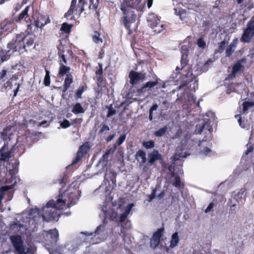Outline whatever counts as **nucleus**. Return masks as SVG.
I'll return each instance as SVG.
<instances>
[{
	"instance_id": "4468645a",
	"label": "nucleus",
	"mask_w": 254,
	"mask_h": 254,
	"mask_svg": "<svg viewBox=\"0 0 254 254\" xmlns=\"http://www.w3.org/2000/svg\"><path fill=\"white\" fill-rule=\"evenodd\" d=\"M149 163L151 164H153L155 161L161 159V155L159 153L158 150H154L151 153L148 155Z\"/></svg>"
},
{
	"instance_id": "20e7f679",
	"label": "nucleus",
	"mask_w": 254,
	"mask_h": 254,
	"mask_svg": "<svg viewBox=\"0 0 254 254\" xmlns=\"http://www.w3.org/2000/svg\"><path fill=\"white\" fill-rule=\"evenodd\" d=\"M42 211L41 216L43 220L49 222L56 219L58 220L59 214L57 213V211L54 208L51 207V206H48V203L42 208Z\"/></svg>"
},
{
	"instance_id": "0eeeda50",
	"label": "nucleus",
	"mask_w": 254,
	"mask_h": 254,
	"mask_svg": "<svg viewBox=\"0 0 254 254\" xmlns=\"http://www.w3.org/2000/svg\"><path fill=\"white\" fill-rule=\"evenodd\" d=\"M79 4L81 5L80 13L87 8L95 10L97 6L96 3L93 2V0H79Z\"/></svg>"
},
{
	"instance_id": "7ed1b4c3",
	"label": "nucleus",
	"mask_w": 254,
	"mask_h": 254,
	"mask_svg": "<svg viewBox=\"0 0 254 254\" xmlns=\"http://www.w3.org/2000/svg\"><path fill=\"white\" fill-rule=\"evenodd\" d=\"M254 36V18L253 17L247 24L246 28L244 29L243 33L241 38V41L249 43Z\"/></svg>"
},
{
	"instance_id": "4be33fe9",
	"label": "nucleus",
	"mask_w": 254,
	"mask_h": 254,
	"mask_svg": "<svg viewBox=\"0 0 254 254\" xmlns=\"http://www.w3.org/2000/svg\"><path fill=\"white\" fill-rule=\"evenodd\" d=\"M244 60H242L234 65L231 75L235 76L236 73L242 69L243 66L241 64V63Z\"/></svg>"
},
{
	"instance_id": "5701e85b",
	"label": "nucleus",
	"mask_w": 254,
	"mask_h": 254,
	"mask_svg": "<svg viewBox=\"0 0 254 254\" xmlns=\"http://www.w3.org/2000/svg\"><path fill=\"white\" fill-rule=\"evenodd\" d=\"M73 81L72 76L70 74H67L64 80V90H66L69 87L71 83Z\"/></svg>"
},
{
	"instance_id": "f704fd0d",
	"label": "nucleus",
	"mask_w": 254,
	"mask_h": 254,
	"mask_svg": "<svg viewBox=\"0 0 254 254\" xmlns=\"http://www.w3.org/2000/svg\"><path fill=\"white\" fill-rule=\"evenodd\" d=\"M197 44L200 48L204 49L206 47V42L203 37H200L198 39Z\"/></svg>"
},
{
	"instance_id": "69168bd1",
	"label": "nucleus",
	"mask_w": 254,
	"mask_h": 254,
	"mask_svg": "<svg viewBox=\"0 0 254 254\" xmlns=\"http://www.w3.org/2000/svg\"><path fill=\"white\" fill-rule=\"evenodd\" d=\"M204 126L205 125H203L202 127L198 130V133L200 134L201 133V132H202L203 131V128L204 127Z\"/></svg>"
},
{
	"instance_id": "49530a36",
	"label": "nucleus",
	"mask_w": 254,
	"mask_h": 254,
	"mask_svg": "<svg viewBox=\"0 0 254 254\" xmlns=\"http://www.w3.org/2000/svg\"><path fill=\"white\" fill-rule=\"evenodd\" d=\"M84 91L83 87H81L79 88V89L77 90L76 92V96L77 98H81V95L82 94L83 92Z\"/></svg>"
},
{
	"instance_id": "c03bdc74",
	"label": "nucleus",
	"mask_w": 254,
	"mask_h": 254,
	"mask_svg": "<svg viewBox=\"0 0 254 254\" xmlns=\"http://www.w3.org/2000/svg\"><path fill=\"white\" fill-rule=\"evenodd\" d=\"M173 185L177 187L181 186V180L179 177L176 176L175 177V181L173 182Z\"/></svg>"
},
{
	"instance_id": "3c124183",
	"label": "nucleus",
	"mask_w": 254,
	"mask_h": 254,
	"mask_svg": "<svg viewBox=\"0 0 254 254\" xmlns=\"http://www.w3.org/2000/svg\"><path fill=\"white\" fill-rule=\"evenodd\" d=\"M213 204L212 202H211L209 204L208 207L205 210V212L207 213V212H209L211 210V209L213 208Z\"/></svg>"
},
{
	"instance_id": "a878e982",
	"label": "nucleus",
	"mask_w": 254,
	"mask_h": 254,
	"mask_svg": "<svg viewBox=\"0 0 254 254\" xmlns=\"http://www.w3.org/2000/svg\"><path fill=\"white\" fill-rule=\"evenodd\" d=\"M72 112L74 114H77L79 113H83L84 112V110L80 104L77 103L74 106Z\"/></svg>"
},
{
	"instance_id": "58836bf2",
	"label": "nucleus",
	"mask_w": 254,
	"mask_h": 254,
	"mask_svg": "<svg viewBox=\"0 0 254 254\" xmlns=\"http://www.w3.org/2000/svg\"><path fill=\"white\" fill-rule=\"evenodd\" d=\"M7 71V70L3 69L0 72V83L5 80Z\"/></svg>"
},
{
	"instance_id": "13d9d810",
	"label": "nucleus",
	"mask_w": 254,
	"mask_h": 254,
	"mask_svg": "<svg viewBox=\"0 0 254 254\" xmlns=\"http://www.w3.org/2000/svg\"><path fill=\"white\" fill-rule=\"evenodd\" d=\"M100 69L96 71V73L97 74L101 75L102 73V68L100 64H99Z\"/></svg>"
},
{
	"instance_id": "f03ea898",
	"label": "nucleus",
	"mask_w": 254,
	"mask_h": 254,
	"mask_svg": "<svg viewBox=\"0 0 254 254\" xmlns=\"http://www.w3.org/2000/svg\"><path fill=\"white\" fill-rule=\"evenodd\" d=\"M11 243L18 254H28L30 249L24 245V240L19 235H12L10 237Z\"/></svg>"
},
{
	"instance_id": "ddd939ff",
	"label": "nucleus",
	"mask_w": 254,
	"mask_h": 254,
	"mask_svg": "<svg viewBox=\"0 0 254 254\" xmlns=\"http://www.w3.org/2000/svg\"><path fill=\"white\" fill-rule=\"evenodd\" d=\"M42 213V211L40 212L38 208H35L31 210L30 213V218L31 219H33L35 222L38 223L41 219V215Z\"/></svg>"
},
{
	"instance_id": "338daca9",
	"label": "nucleus",
	"mask_w": 254,
	"mask_h": 254,
	"mask_svg": "<svg viewBox=\"0 0 254 254\" xmlns=\"http://www.w3.org/2000/svg\"><path fill=\"white\" fill-rule=\"evenodd\" d=\"M236 0L238 4H241L244 1V0Z\"/></svg>"
},
{
	"instance_id": "bb28decb",
	"label": "nucleus",
	"mask_w": 254,
	"mask_h": 254,
	"mask_svg": "<svg viewBox=\"0 0 254 254\" xmlns=\"http://www.w3.org/2000/svg\"><path fill=\"white\" fill-rule=\"evenodd\" d=\"M92 39L96 44L102 43L103 42L102 38H100L99 33L97 31H95L92 35Z\"/></svg>"
},
{
	"instance_id": "ea45409f",
	"label": "nucleus",
	"mask_w": 254,
	"mask_h": 254,
	"mask_svg": "<svg viewBox=\"0 0 254 254\" xmlns=\"http://www.w3.org/2000/svg\"><path fill=\"white\" fill-rule=\"evenodd\" d=\"M70 26L66 23H64L62 25L61 30L65 32H69L70 30Z\"/></svg>"
},
{
	"instance_id": "aec40b11",
	"label": "nucleus",
	"mask_w": 254,
	"mask_h": 254,
	"mask_svg": "<svg viewBox=\"0 0 254 254\" xmlns=\"http://www.w3.org/2000/svg\"><path fill=\"white\" fill-rule=\"evenodd\" d=\"M175 13L180 16V18L182 21H186L187 18V11L184 9L180 8L174 9Z\"/></svg>"
},
{
	"instance_id": "de8ad7c7",
	"label": "nucleus",
	"mask_w": 254,
	"mask_h": 254,
	"mask_svg": "<svg viewBox=\"0 0 254 254\" xmlns=\"http://www.w3.org/2000/svg\"><path fill=\"white\" fill-rule=\"evenodd\" d=\"M116 114V111L115 109H113L112 108H110L109 109L108 113L107 115L108 117H110L111 116H112Z\"/></svg>"
},
{
	"instance_id": "4c0bfd02",
	"label": "nucleus",
	"mask_w": 254,
	"mask_h": 254,
	"mask_svg": "<svg viewBox=\"0 0 254 254\" xmlns=\"http://www.w3.org/2000/svg\"><path fill=\"white\" fill-rule=\"evenodd\" d=\"M175 160H180L181 158L186 157V156L184 155L182 152H176L173 156Z\"/></svg>"
},
{
	"instance_id": "864d4df0",
	"label": "nucleus",
	"mask_w": 254,
	"mask_h": 254,
	"mask_svg": "<svg viewBox=\"0 0 254 254\" xmlns=\"http://www.w3.org/2000/svg\"><path fill=\"white\" fill-rule=\"evenodd\" d=\"M211 62H212V61H211L210 59H209V60H208V61H207L205 63V64H204V65H203V68H204V70H207V66H208V64H210Z\"/></svg>"
},
{
	"instance_id": "39448f33",
	"label": "nucleus",
	"mask_w": 254,
	"mask_h": 254,
	"mask_svg": "<svg viewBox=\"0 0 254 254\" xmlns=\"http://www.w3.org/2000/svg\"><path fill=\"white\" fill-rule=\"evenodd\" d=\"M148 21L150 22L151 28L153 29L155 33H159L162 30L163 25H159V19L154 14H150L148 19Z\"/></svg>"
},
{
	"instance_id": "f257e3e1",
	"label": "nucleus",
	"mask_w": 254,
	"mask_h": 254,
	"mask_svg": "<svg viewBox=\"0 0 254 254\" xmlns=\"http://www.w3.org/2000/svg\"><path fill=\"white\" fill-rule=\"evenodd\" d=\"M131 3L128 2L121 4L120 9L124 14V23L127 28L129 29L131 25L135 21L136 15L132 10V8H137L141 0H131Z\"/></svg>"
},
{
	"instance_id": "423d86ee",
	"label": "nucleus",
	"mask_w": 254,
	"mask_h": 254,
	"mask_svg": "<svg viewBox=\"0 0 254 254\" xmlns=\"http://www.w3.org/2000/svg\"><path fill=\"white\" fill-rule=\"evenodd\" d=\"M89 149V145L88 143L82 144L79 148L76 153L75 159L71 163V165L76 164L83 157V155L87 153Z\"/></svg>"
},
{
	"instance_id": "c85d7f7f",
	"label": "nucleus",
	"mask_w": 254,
	"mask_h": 254,
	"mask_svg": "<svg viewBox=\"0 0 254 254\" xmlns=\"http://www.w3.org/2000/svg\"><path fill=\"white\" fill-rule=\"evenodd\" d=\"M23 40V43L26 44L28 46H31L33 44L34 40L33 38L29 35H26L24 38L21 37Z\"/></svg>"
},
{
	"instance_id": "5fc2aeb1",
	"label": "nucleus",
	"mask_w": 254,
	"mask_h": 254,
	"mask_svg": "<svg viewBox=\"0 0 254 254\" xmlns=\"http://www.w3.org/2000/svg\"><path fill=\"white\" fill-rule=\"evenodd\" d=\"M211 151V150L207 148V147H205L204 150L202 151V153L205 154V155H207L208 154V153H209Z\"/></svg>"
},
{
	"instance_id": "8fccbe9b",
	"label": "nucleus",
	"mask_w": 254,
	"mask_h": 254,
	"mask_svg": "<svg viewBox=\"0 0 254 254\" xmlns=\"http://www.w3.org/2000/svg\"><path fill=\"white\" fill-rule=\"evenodd\" d=\"M8 48L10 49H15V51H16V46L14 45V43L13 42H10L7 45Z\"/></svg>"
},
{
	"instance_id": "7c9ffc66",
	"label": "nucleus",
	"mask_w": 254,
	"mask_h": 254,
	"mask_svg": "<svg viewBox=\"0 0 254 254\" xmlns=\"http://www.w3.org/2000/svg\"><path fill=\"white\" fill-rule=\"evenodd\" d=\"M236 45L235 43H232L230 44L227 47L226 51V54L227 56H230L234 52Z\"/></svg>"
},
{
	"instance_id": "9b49d317",
	"label": "nucleus",
	"mask_w": 254,
	"mask_h": 254,
	"mask_svg": "<svg viewBox=\"0 0 254 254\" xmlns=\"http://www.w3.org/2000/svg\"><path fill=\"white\" fill-rule=\"evenodd\" d=\"M0 161H7L11 157V153L8 148V146L4 144L0 149Z\"/></svg>"
},
{
	"instance_id": "680f3d73",
	"label": "nucleus",
	"mask_w": 254,
	"mask_h": 254,
	"mask_svg": "<svg viewBox=\"0 0 254 254\" xmlns=\"http://www.w3.org/2000/svg\"><path fill=\"white\" fill-rule=\"evenodd\" d=\"M115 137V134H112L111 135V136H110L107 139V141H110L111 140H112V139H113V138H114Z\"/></svg>"
},
{
	"instance_id": "0e129e2a",
	"label": "nucleus",
	"mask_w": 254,
	"mask_h": 254,
	"mask_svg": "<svg viewBox=\"0 0 254 254\" xmlns=\"http://www.w3.org/2000/svg\"><path fill=\"white\" fill-rule=\"evenodd\" d=\"M81 234H85V235H86L87 236H89L92 235V233H89V232H85V233L82 232Z\"/></svg>"
},
{
	"instance_id": "dca6fc26",
	"label": "nucleus",
	"mask_w": 254,
	"mask_h": 254,
	"mask_svg": "<svg viewBox=\"0 0 254 254\" xmlns=\"http://www.w3.org/2000/svg\"><path fill=\"white\" fill-rule=\"evenodd\" d=\"M135 159L140 164L144 163L146 161V154L143 150H139L137 151L135 155Z\"/></svg>"
},
{
	"instance_id": "603ef678",
	"label": "nucleus",
	"mask_w": 254,
	"mask_h": 254,
	"mask_svg": "<svg viewBox=\"0 0 254 254\" xmlns=\"http://www.w3.org/2000/svg\"><path fill=\"white\" fill-rule=\"evenodd\" d=\"M111 150H109L107 152H106L103 156V158L104 160H106L108 159L109 155L110 153Z\"/></svg>"
},
{
	"instance_id": "bf43d9fd",
	"label": "nucleus",
	"mask_w": 254,
	"mask_h": 254,
	"mask_svg": "<svg viewBox=\"0 0 254 254\" xmlns=\"http://www.w3.org/2000/svg\"><path fill=\"white\" fill-rule=\"evenodd\" d=\"M157 108H158V105L157 104H155V105H153L152 107H151V108L149 110V111L153 112V111L157 110Z\"/></svg>"
},
{
	"instance_id": "c756f323",
	"label": "nucleus",
	"mask_w": 254,
	"mask_h": 254,
	"mask_svg": "<svg viewBox=\"0 0 254 254\" xmlns=\"http://www.w3.org/2000/svg\"><path fill=\"white\" fill-rule=\"evenodd\" d=\"M58 232L57 230H50L48 233V237L51 238L53 240H57L58 237Z\"/></svg>"
},
{
	"instance_id": "774afa93",
	"label": "nucleus",
	"mask_w": 254,
	"mask_h": 254,
	"mask_svg": "<svg viewBox=\"0 0 254 254\" xmlns=\"http://www.w3.org/2000/svg\"><path fill=\"white\" fill-rule=\"evenodd\" d=\"M47 123V121H43L42 122H41L40 124V125H42L44 124H46Z\"/></svg>"
},
{
	"instance_id": "b1692460",
	"label": "nucleus",
	"mask_w": 254,
	"mask_h": 254,
	"mask_svg": "<svg viewBox=\"0 0 254 254\" xmlns=\"http://www.w3.org/2000/svg\"><path fill=\"white\" fill-rule=\"evenodd\" d=\"M30 8V5L26 6L24 10L19 15L17 20L20 21L23 19H26L28 17V12Z\"/></svg>"
},
{
	"instance_id": "72a5a7b5",
	"label": "nucleus",
	"mask_w": 254,
	"mask_h": 254,
	"mask_svg": "<svg viewBox=\"0 0 254 254\" xmlns=\"http://www.w3.org/2000/svg\"><path fill=\"white\" fill-rule=\"evenodd\" d=\"M143 146L146 149H151L154 147V142L152 140L143 142Z\"/></svg>"
},
{
	"instance_id": "393cba45",
	"label": "nucleus",
	"mask_w": 254,
	"mask_h": 254,
	"mask_svg": "<svg viewBox=\"0 0 254 254\" xmlns=\"http://www.w3.org/2000/svg\"><path fill=\"white\" fill-rule=\"evenodd\" d=\"M9 52V50L6 51L3 49L0 50V60L1 62H3L6 61L8 58V53Z\"/></svg>"
},
{
	"instance_id": "473e14b6",
	"label": "nucleus",
	"mask_w": 254,
	"mask_h": 254,
	"mask_svg": "<svg viewBox=\"0 0 254 254\" xmlns=\"http://www.w3.org/2000/svg\"><path fill=\"white\" fill-rule=\"evenodd\" d=\"M44 83L45 86H48L50 84V72L46 70V75L44 78Z\"/></svg>"
},
{
	"instance_id": "f8f14e48",
	"label": "nucleus",
	"mask_w": 254,
	"mask_h": 254,
	"mask_svg": "<svg viewBox=\"0 0 254 254\" xmlns=\"http://www.w3.org/2000/svg\"><path fill=\"white\" fill-rule=\"evenodd\" d=\"M47 203L48 206H51V207L54 208L57 210V209H63L65 202L64 200L59 198L56 201L52 200L49 201Z\"/></svg>"
},
{
	"instance_id": "09e8293b",
	"label": "nucleus",
	"mask_w": 254,
	"mask_h": 254,
	"mask_svg": "<svg viewBox=\"0 0 254 254\" xmlns=\"http://www.w3.org/2000/svg\"><path fill=\"white\" fill-rule=\"evenodd\" d=\"M248 148L245 152V154L248 155L249 153L252 152L254 150V147L252 145H249V144H247Z\"/></svg>"
},
{
	"instance_id": "cd10ccee",
	"label": "nucleus",
	"mask_w": 254,
	"mask_h": 254,
	"mask_svg": "<svg viewBox=\"0 0 254 254\" xmlns=\"http://www.w3.org/2000/svg\"><path fill=\"white\" fill-rule=\"evenodd\" d=\"M164 228H161L159 229L153 236V238L158 240L160 242V238L163 236L164 234Z\"/></svg>"
},
{
	"instance_id": "6ab92c4d",
	"label": "nucleus",
	"mask_w": 254,
	"mask_h": 254,
	"mask_svg": "<svg viewBox=\"0 0 254 254\" xmlns=\"http://www.w3.org/2000/svg\"><path fill=\"white\" fill-rule=\"evenodd\" d=\"M179 242V238L178 236V232H175L174 233L171 237V240L170 241V248H174L177 246L178 243Z\"/></svg>"
},
{
	"instance_id": "6e6552de",
	"label": "nucleus",
	"mask_w": 254,
	"mask_h": 254,
	"mask_svg": "<svg viewBox=\"0 0 254 254\" xmlns=\"http://www.w3.org/2000/svg\"><path fill=\"white\" fill-rule=\"evenodd\" d=\"M129 77L130 79V83L133 85L137 83L139 81L143 80L145 77V74L142 73L131 71L129 73Z\"/></svg>"
},
{
	"instance_id": "37998d69",
	"label": "nucleus",
	"mask_w": 254,
	"mask_h": 254,
	"mask_svg": "<svg viewBox=\"0 0 254 254\" xmlns=\"http://www.w3.org/2000/svg\"><path fill=\"white\" fill-rule=\"evenodd\" d=\"M59 55L61 59V60H60V62L62 61V63L64 64H67V62H66V60L65 59V55L60 51L59 52Z\"/></svg>"
},
{
	"instance_id": "4d7b16f0",
	"label": "nucleus",
	"mask_w": 254,
	"mask_h": 254,
	"mask_svg": "<svg viewBox=\"0 0 254 254\" xmlns=\"http://www.w3.org/2000/svg\"><path fill=\"white\" fill-rule=\"evenodd\" d=\"M127 217L126 214H124V213L120 217V222H123Z\"/></svg>"
},
{
	"instance_id": "a19ab883",
	"label": "nucleus",
	"mask_w": 254,
	"mask_h": 254,
	"mask_svg": "<svg viewBox=\"0 0 254 254\" xmlns=\"http://www.w3.org/2000/svg\"><path fill=\"white\" fill-rule=\"evenodd\" d=\"M134 206L133 203H130L126 207V210L125 212L124 213V214H126V215L127 216V215L130 213L132 208Z\"/></svg>"
},
{
	"instance_id": "a211bd4d",
	"label": "nucleus",
	"mask_w": 254,
	"mask_h": 254,
	"mask_svg": "<svg viewBox=\"0 0 254 254\" xmlns=\"http://www.w3.org/2000/svg\"><path fill=\"white\" fill-rule=\"evenodd\" d=\"M13 23L14 20L13 19H6L1 23V29L3 31H6L12 28Z\"/></svg>"
},
{
	"instance_id": "2eb2a0df",
	"label": "nucleus",
	"mask_w": 254,
	"mask_h": 254,
	"mask_svg": "<svg viewBox=\"0 0 254 254\" xmlns=\"http://www.w3.org/2000/svg\"><path fill=\"white\" fill-rule=\"evenodd\" d=\"M158 80H156L152 82H148L144 86L141 87L138 90V91L140 93H142L147 91V89H149L158 84Z\"/></svg>"
},
{
	"instance_id": "79ce46f5",
	"label": "nucleus",
	"mask_w": 254,
	"mask_h": 254,
	"mask_svg": "<svg viewBox=\"0 0 254 254\" xmlns=\"http://www.w3.org/2000/svg\"><path fill=\"white\" fill-rule=\"evenodd\" d=\"M126 134H124L121 135L117 141L118 145H120L123 143V142L126 139Z\"/></svg>"
},
{
	"instance_id": "f3484780",
	"label": "nucleus",
	"mask_w": 254,
	"mask_h": 254,
	"mask_svg": "<svg viewBox=\"0 0 254 254\" xmlns=\"http://www.w3.org/2000/svg\"><path fill=\"white\" fill-rule=\"evenodd\" d=\"M70 69V67L66 66L61 61L60 63V67L59 68L58 75L59 76H63L64 75L68 73Z\"/></svg>"
},
{
	"instance_id": "1a4fd4ad",
	"label": "nucleus",
	"mask_w": 254,
	"mask_h": 254,
	"mask_svg": "<svg viewBox=\"0 0 254 254\" xmlns=\"http://www.w3.org/2000/svg\"><path fill=\"white\" fill-rule=\"evenodd\" d=\"M50 22V20L48 16L39 14L37 20L35 21V24L37 27L42 28Z\"/></svg>"
},
{
	"instance_id": "c9c22d12",
	"label": "nucleus",
	"mask_w": 254,
	"mask_h": 254,
	"mask_svg": "<svg viewBox=\"0 0 254 254\" xmlns=\"http://www.w3.org/2000/svg\"><path fill=\"white\" fill-rule=\"evenodd\" d=\"M159 243L160 242L158 240L153 238V237L150 240V246L153 249H155L158 246Z\"/></svg>"
},
{
	"instance_id": "6e6d98bb",
	"label": "nucleus",
	"mask_w": 254,
	"mask_h": 254,
	"mask_svg": "<svg viewBox=\"0 0 254 254\" xmlns=\"http://www.w3.org/2000/svg\"><path fill=\"white\" fill-rule=\"evenodd\" d=\"M109 130V127L107 125H104L101 129V131H108Z\"/></svg>"
},
{
	"instance_id": "2f4dec72",
	"label": "nucleus",
	"mask_w": 254,
	"mask_h": 254,
	"mask_svg": "<svg viewBox=\"0 0 254 254\" xmlns=\"http://www.w3.org/2000/svg\"><path fill=\"white\" fill-rule=\"evenodd\" d=\"M168 129V127L166 126L159 129L157 131L154 132V135L156 136L161 137L165 134Z\"/></svg>"
},
{
	"instance_id": "9d476101",
	"label": "nucleus",
	"mask_w": 254,
	"mask_h": 254,
	"mask_svg": "<svg viewBox=\"0 0 254 254\" xmlns=\"http://www.w3.org/2000/svg\"><path fill=\"white\" fill-rule=\"evenodd\" d=\"M80 8L81 5L79 3L77 4V0H72L69 9L65 13L64 16L67 18L75 11H78L80 13Z\"/></svg>"
},
{
	"instance_id": "412c9836",
	"label": "nucleus",
	"mask_w": 254,
	"mask_h": 254,
	"mask_svg": "<svg viewBox=\"0 0 254 254\" xmlns=\"http://www.w3.org/2000/svg\"><path fill=\"white\" fill-rule=\"evenodd\" d=\"M254 106V100L252 101H245L243 103V113L246 114L248 110Z\"/></svg>"
},
{
	"instance_id": "e2e57ef3",
	"label": "nucleus",
	"mask_w": 254,
	"mask_h": 254,
	"mask_svg": "<svg viewBox=\"0 0 254 254\" xmlns=\"http://www.w3.org/2000/svg\"><path fill=\"white\" fill-rule=\"evenodd\" d=\"M153 112L149 111V119L150 121H151L153 119Z\"/></svg>"
},
{
	"instance_id": "052dcab7",
	"label": "nucleus",
	"mask_w": 254,
	"mask_h": 254,
	"mask_svg": "<svg viewBox=\"0 0 254 254\" xmlns=\"http://www.w3.org/2000/svg\"><path fill=\"white\" fill-rule=\"evenodd\" d=\"M153 3V0H148L147 1V6L149 8L151 6Z\"/></svg>"
},
{
	"instance_id": "e433bc0d",
	"label": "nucleus",
	"mask_w": 254,
	"mask_h": 254,
	"mask_svg": "<svg viewBox=\"0 0 254 254\" xmlns=\"http://www.w3.org/2000/svg\"><path fill=\"white\" fill-rule=\"evenodd\" d=\"M226 42L223 41L219 44V48L218 50H216V52L221 53L223 52L225 47Z\"/></svg>"
},
{
	"instance_id": "a18cd8bd",
	"label": "nucleus",
	"mask_w": 254,
	"mask_h": 254,
	"mask_svg": "<svg viewBox=\"0 0 254 254\" xmlns=\"http://www.w3.org/2000/svg\"><path fill=\"white\" fill-rule=\"evenodd\" d=\"M61 126L63 128H66L70 126V124L67 120H64L63 122L61 124Z\"/></svg>"
}]
</instances>
